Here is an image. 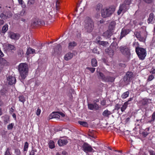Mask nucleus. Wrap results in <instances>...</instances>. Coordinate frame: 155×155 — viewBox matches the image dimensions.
<instances>
[{"label": "nucleus", "instance_id": "nucleus-1", "mask_svg": "<svg viewBox=\"0 0 155 155\" xmlns=\"http://www.w3.org/2000/svg\"><path fill=\"white\" fill-rule=\"evenodd\" d=\"M21 80H24L28 75V64L25 63H20L18 66Z\"/></svg>", "mask_w": 155, "mask_h": 155}, {"label": "nucleus", "instance_id": "nucleus-2", "mask_svg": "<svg viewBox=\"0 0 155 155\" xmlns=\"http://www.w3.org/2000/svg\"><path fill=\"white\" fill-rule=\"evenodd\" d=\"M94 23L90 17H87L84 21V28L85 31L88 32H91L94 28Z\"/></svg>", "mask_w": 155, "mask_h": 155}, {"label": "nucleus", "instance_id": "nucleus-3", "mask_svg": "<svg viewBox=\"0 0 155 155\" xmlns=\"http://www.w3.org/2000/svg\"><path fill=\"white\" fill-rule=\"evenodd\" d=\"M135 51L140 59L143 60L147 55V52L144 48L137 47L136 48Z\"/></svg>", "mask_w": 155, "mask_h": 155}, {"label": "nucleus", "instance_id": "nucleus-4", "mask_svg": "<svg viewBox=\"0 0 155 155\" xmlns=\"http://www.w3.org/2000/svg\"><path fill=\"white\" fill-rule=\"evenodd\" d=\"M115 8L113 7L104 8L101 11V14L103 18L110 16L114 12Z\"/></svg>", "mask_w": 155, "mask_h": 155}, {"label": "nucleus", "instance_id": "nucleus-5", "mask_svg": "<svg viewBox=\"0 0 155 155\" xmlns=\"http://www.w3.org/2000/svg\"><path fill=\"white\" fill-rule=\"evenodd\" d=\"M64 114L60 112H53L49 116V119L56 118L59 119L60 117H64Z\"/></svg>", "mask_w": 155, "mask_h": 155}, {"label": "nucleus", "instance_id": "nucleus-6", "mask_svg": "<svg viewBox=\"0 0 155 155\" xmlns=\"http://www.w3.org/2000/svg\"><path fill=\"white\" fill-rule=\"evenodd\" d=\"M82 150L85 152H90L94 151L91 146L87 143H84L82 146Z\"/></svg>", "mask_w": 155, "mask_h": 155}, {"label": "nucleus", "instance_id": "nucleus-7", "mask_svg": "<svg viewBox=\"0 0 155 155\" xmlns=\"http://www.w3.org/2000/svg\"><path fill=\"white\" fill-rule=\"evenodd\" d=\"M121 53L125 55L129 56L130 54V52L128 48L126 46H121L120 48Z\"/></svg>", "mask_w": 155, "mask_h": 155}, {"label": "nucleus", "instance_id": "nucleus-8", "mask_svg": "<svg viewBox=\"0 0 155 155\" xmlns=\"http://www.w3.org/2000/svg\"><path fill=\"white\" fill-rule=\"evenodd\" d=\"M5 50L8 52H13L16 50V47L13 45L10 44H6L4 46Z\"/></svg>", "mask_w": 155, "mask_h": 155}, {"label": "nucleus", "instance_id": "nucleus-9", "mask_svg": "<svg viewBox=\"0 0 155 155\" xmlns=\"http://www.w3.org/2000/svg\"><path fill=\"white\" fill-rule=\"evenodd\" d=\"M7 80L8 84L10 85L15 84L16 81L15 77L12 75H9L7 77Z\"/></svg>", "mask_w": 155, "mask_h": 155}, {"label": "nucleus", "instance_id": "nucleus-10", "mask_svg": "<svg viewBox=\"0 0 155 155\" xmlns=\"http://www.w3.org/2000/svg\"><path fill=\"white\" fill-rule=\"evenodd\" d=\"M132 77L133 74L132 72H127L124 78V81L126 83L129 82Z\"/></svg>", "mask_w": 155, "mask_h": 155}, {"label": "nucleus", "instance_id": "nucleus-11", "mask_svg": "<svg viewBox=\"0 0 155 155\" xmlns=\"http://www.w3.org/2000/svg\"><path fill=\"white\" fill-rule=\"evenodd\" d=\"M130 32V30L128 29L123 28L121 31L120 35V39H121L123 37L127 35Z\"/></svg>", "mask_w": 155, "mask_h": 155}, {"label": "nucleus", "instance_id": "nucleus-12", "mask_svg": "<svg viewBox=\"0 0 155 155\" xmlns=\"http://www.w3.org/2000/svg\"><path fill=\"white\" fill-rule=\"evenodd\" d=\"M8 36L14 40H18L20 37L18 34L12 32H10L8 33Z\"/></svg>", "mask_w": 155, "mask_h": 155}, {"label": "nucleus", "instance_id": "nucleus-13", "mask_svg": "<svg viewBox=\"0 0 155 155\" xmlns=\"http://www.w3.org/2000/svg\"><path fill=\"white\" fill-rule=\"evenodd\" d=\"M127 5L124 3L120 5L119 7V9L117 12V14L118 15H120L122 11L124 12L126 11L127 8Z\"/></svg>", "mask_w": 155, "mask_h": 155}, {"label": "nucleus", "instance_id": "nucleus-14", "mask_svg": "<svg viewBox=\"0 0 155 155\" xmlns=\"http://www.w3.org/2000/svg\"><path fill=\"white\" fill-rule=\"evenodd\" d=\"M97 72L98 78L102 81H104L106 77L102 73L100 72V69L99 68H97Z\"/></svg>", "mask_w": 155, "mask_h": 155}, {"label": "nucleus", "instance_id": "nucleus-15", "mask_svg": "<svg viewBox=\"0 0 155 155\" xmlns=\"http://www.w3.org/2000/svg\"><path fill=\"white\" fill-rule=\"evenodd\" d=\"M134 35L137 39L140 41L143 42L145 41L144 38L141 36L140 33L139 32L136 31L134 32Z\"/></svg>", "mask_w": 155, "mask_h": 155}, {"label": "nucleus", "instance_id": "nucleus-16", "mask_svg": "<svg viewBox=\"0 0 155 155\" xmlns=\"http://www.w3.org/2000/svg\"><path fill=\"white\" fill-rule=\"evenodd\" d=\"M115 25L116 22L115 21H111L109 24L108 30L113 33Z\"/></svg>", "mask_w": 155, "mask_h": 155}, {"label": "nucleus", "instance_id": "nucleus-17", "mask_svg": "<svg viewBox=\"0 0 155 155\" xmlns=\"http://www.w3.org/2000/svg\"><path fill=\"white\" fill-rule=\"evenodd\" d=\"M68 143V140L64 139H60L58 141V144L60 146H62L66 145Z\"/></svg>", "mask_w": 155, "mask_h": 155}, {"label": "nucleus", "instance_id": "nucleus-18", "mask_svg": "<svg viewBox=\"0 0 155 155\" xmlns=\"http://www.w3.org/2000/svg\"><path fill=\"white\" fill-rule=\"evenodd\" d=\"M73 56V54L72 53L68 52L64 56V58L66 61H68L71 59Z\"/></svg>", "mask_w": 155, "mask_h": 155}, {"label": "nucleus", "instance_id": "nucleus-19", "mask_svg": "<svg viewBox=\"0 0 155 155\" xmlns=\"http://www.w3.org/2000/svg\"><path fill=\"white\" fill-rule=\"evenodd\" d=\"M113 32L108 30L103 34V36L106 38H109L112 35Z\"/></svg>", "mask_w": 155, "mask_h": 155}, {"label": "nucleus", "instance_id": "nucleus-20", "mask_svg": "<svg viewBox=\"0 0 155 155\" xmlns=\"http://www.w3.org/2000/svg\"><path fill=\"white\" fill-rule=\"evenodd\" d=\"M77 45V43L75 41L70 42L68 44V48L69 49L72 50Z\"/></svg>", "mask_w": 155, "mask_h": 155}, {"label": "nucleus", "instance_id": "nucleus-21", "mask_svg": "<svg viewBox=\"0 0 155 155\" xmlns=\"http://www.w3.org/2000/svg\"><path fill=\"white\" fill-rule=\"evenodd\" d=\"M35 53V50L32 48H31L29 47L27 49L26 54L27 55H29L30 54H34Z\"/></svg>", "mask_w": 155, "mask_h": 155}, {"label": "nucleus", "instance_id": "nucleus-22", "mask_svg": "<svg viewBox=\"0 0 155 155\" xmlns=\"http://www.w3.org/2000/svg\"><path fill=\"white\" fill-rule=\"evenodd\" d=\"M114 77L111 76L106 77L104 81L107 82H113L114 81Z\"/></svg>", "mask_w": 155, "mask_h": 155}, {"label": "nucleus", "instance_id": "nucleus-23", "mask_svg": "<svg viewBox=\"0 0 155 155\" xmlns=\"http://www.w3.org/2000/svg\"><path fill=\"white\" fill-rule=\"evenodd\" d=\"M3 118V122L4 123L5 125L6 124L9 120V117L8 115H5L4 116L2 117Z\"/></svg>", "mask_w": 155, "mask_h": 155}, {"label": "nucleus", "instance_id": "nucleus-24", "mask_svg": "<svg viewBox=\"0 0 155 155\" xmlns=\"http://www.w3.org/2000/svg\"><path fill=\"white\" fill-rule=\"evenodd\" d=\"M105 51L110 57L112 56L114 54V51L111 48L106 49Z\"/></svg>", "mask_w": 155, "mask_h": 155}, {"label": "nucleus", "instance_id": "nucleus-25", "mask_svg": "<svg viewBox=\"0 0 155 155\" xmlns=\"http://www.w3.org/2000/svg\"><path fill=\"white\" fill-rule=\"evenodd\" d=\"M151 100L147 99H143L141 101L142 104L143 105H145L149 103Z\"/></svg>", "mask_w": 155, "mask_h": 155}, {"label": "nucleus", "instance_id": "nucleus-26", "mask_svg": "<svg viewBox=\"0 0 155 155\" xmlns=\"http://www.w3.org/2000/svg\"><path fill=\"white\" fill-rule=\"evenodd\" d=\"M111 114V113L110 111L107 110H106L103 112L102 114L104 117H108Z\"/></svg>", "mask_w": 155, "mask_h": 155}, {"label": "nucleus", "instance_id": "nucleus-27", "mask_svg": "<svg viewBox=\"0 0 155 155\" xmlns=\"http://www.w3.org/2000/svg\"><path fill=\"white\" fill-rule=\"evenodd\" d=\"M103 7V5L102 4L99 3L95 6V8L97 12H98L100 9H101Z\"/></svg>", "mask_w": 155, "mask_h": 155}, {"label": "nucleus", "instance_id": "nucleus-28", "mask_svg": "<svg viewBox=\"0 0 155 155\" xmlns=\"http://www.w3.org/2000/svg\"><path fill=\"white\" fill-rule=\"evenodd\" d=\"M154 18V14L153 13H151L150 14L149 17L148 18V22L149 23H151Z\"/></svg>", "mask_w": 155, "mask_h": 155}, {"label": "nucleus", "instance_id": "nucleus-29", "mask_svg": "<svg viewBox=\"0 0 155 155\" xmlns=\"http://www.w3.org/2000/svg\"><path fill=\"white\" fill-rule=\"evenodd\" d=\"M128 105L127 104V102H125L124 103L122 107H121L120 110L122 112H123L125 111V110L126 109Z\"/></svg>", "mask_w": 155, "mask_h": 155}, {"label": "nucleus", "instance_id": "nucleus-30", "mask_svg": "<svg viewBox=\"0 0 155 155\" xmlns=\"http://www.w3.org/2000/svg\"><path fill=\"white\" fill-rule=\"evenodd\" d=\"M0 62L1 64L5 65L7 66L9 64L8 62H7L5 60L2 58L0 59Z\"/></svg>", "mask_w": 155, "mask_h": 155}, {"label": "nucleus", "instance_id": "nucleus-31", "mask_svg": "<svg viewBox=\"0 0 155 155\" xmlns=\"http://www.w3.org/2000/svg\"><path fill=\"white\" fill-rule=\"evenodd\" d=\"M155 120V111L153 113L151 116V119L149 120L147 123H152Z\"/></svg>", "mask_w": 155, "mask_h": 155}, {"label": "nucleus", "instance_id": "nucleus-32", "mask_svg": "<svg viewBox=\"0 0 155 155\" xmlns=\"http://www.w3.org/2000/svg\"><path fill=\"white\" fill-rule=\"evenodd\" d=\"M129 94V92L128 91L124 93L121 95V97L122 99H125L127 97Z\"/></svg>", "mask_w": 155, "mask_h": 155}, {"label": "nucleus", "instance_id": "nucleus-33", "mask_svg": "<svg viewBox=\"0 0 155 155\" xmlns=\"http://www.w3.org/2000/svg\"><path fill=\"white\" fill-rule=\"evenodd\" d=\"M19 101L23 104L26 101L25 97L23 95H20L18 97Z\"/></svg>", "mask_w": 155, "mask_h": 155}, {"label": "nucleus", "instance_id": "nucleus-34", "mask_svg": "<svg viewBox=\"0 0 155 155\" xmlns=\"http://www.w3.org/2000/svg\"><path fill=\"white\" fill-rule=\"evenodd\" d=\"M8 25L7 24H5L2 28V32L5 33L8 30Z\"/></svg>", "mask_w": 155, "mask_h": 155}, {"label": "nucleus", "instance_id": "nucleus-35", "mask_svg": "<svg viewBox=\"0 0 155 155\" xmlns=\"http://www.w3.org/2000/svg\"><path fill=\"white\" fill-rule=\"evenodd\" d=\"M97 61L95 58H93L91 60V65L93 67H96L97 66Z\"/></svg>", "mask_w": 155, "mask_h": 155}, {"label": "nucleus", "instance_id": "nucleus-36", "mask_svg": "<svg viewBox=\"0 0 155 155\" xmlns=\"http://www.w3.org/2000/svg\"><path fill=\"white\" fill-rule=\"evenodd\" d=\"M49 147L51 149L54 148V142L52 140H50L48 143Z\"/></svg>", "mask_w": 155, "mask_h": 155}, {"label": "nucleus", "instance_id": "nucleus-37", "mask_svg": "<svg viewBox=\"0 0 155 155\" xmlns=\"http://www.w3.org/2000/svg\"><path fill=\"white\" fill-rule=\"evenodd\" d=\"M78 123L81 125L85 127H87L88 126V124L85 121H79Z\"/></svg>", "mask_w": 155, "mask_h": 155}, {"label": "nucleus", "instance_id": "nucleus-38", "mask_svg": "<svg viewBox=\"0 0 155 155\" xmlns=\"http://www.w3.org/2000/svg\"><path fill=\"white\" fill-rule=\"evenodd\" d=\"M28 144L27 142H26L25 143L24 146V151H27L28 150Z\"/></svg>", "mask_w": 155, "mask_h": 155}, {"label": "nucleus", "instance_id": "nucleus-39", "mask_svg": "<svg viewBox=\"0 0 155 155\" xmlns=\"http://www.w3.org/2000/svg\"><path fill=\"white\" fill-rule=\"evenodd\" d=\"M7 90L4 88L2 89L1 90V94L2 95H6L7 93Z\"/></svg>", "mask_w": 155, "mask_h": 155}, {"label": "nucleus", "instance_id": "nucleus-40", "mask_svg": "<svg viewBox=\"0 0 155 155\" xmlns=\"http://www.w3.org/2000/svg\"><path fill=\"white\" fill-rule=\"evenodd\" d=\"M97 43L99 44L100 45H105L107 43V42L106 41H97Z\"/></svg>", "mask_w": 155, "mask_h": 155}, {"label": "nucleus", "instance_id": "nucleus-41", "mask_svg": "<svg viewBox=\"0 0 155 155\" xmlns=\"http://www.w3.org/2000/svg\"><path fill=\"white\" fill-rule=\"evenodd\" d=\"M10 149L8 148L7 149L4 155H11V153L10 152Z\"/></svg>", "mask_w": 155, "mask_h": 155}, {"label": "nucleus", "instance_id": "nucleus-42", "mask_svg": "<svg viewBox=\"0 0 155 155\" xmlns=\"http://www.w3.org/2000/svg\"><path fill=\"white\" fill-rule=\"evenodd\" d=\"M154 78V76L152 74L150 75L147 78V80L148 81H151Z\"/></svg>", "mask_w": 155, "mask_h": 155}, {"label": "nucleus", "instance_id": "nucleus-43", "mask_svg": "<svg viewBox=\"0 0 155 155\" xmlns=\"http://www.w3.org/2000/svg\"><path fill=\"white\" fill-rule=\"evenodd\" d=\"M14 124L12 123L9 124L7 126V129L8 130H12L14 126Z\"/></svg>", "mask_w": 155, "mask_h": 155}, {"label": "nucleus", "instance_id": "nucleus-44", "mask_svg": "<svg viewBox=\"0 0 155 155\" xmlns=\"http://www.w3.org/2000/svg\"><path fill=\"white\" fill-rule=\"evenodd\" d=\"M0 18L1 19H6L7 18V16L5 15H4L3 13H1L0 15Z\"/></svg>", "mask_w": 155, "mask_h": 155}, {"label": "nucleus", "instance_id": "nucleus-45", "mask_svg": "<svg viewBox=\"0 0 155 155\" xmlns=\"http://www.w3.org/2000/svg\"><path fill=\"white\" fill-rule=\"evenodd\" d=\"M38 25H43L45 24L44 21L42 20L38 19Z\"/></svg>", "mask_w": 155, "mask_h": 155}, {"label": "nucleus", "instance_id": "nucleus-46", "mask_svg": "<svg viewBox=\"0 0 155 155\" xmlns=\"http://www.w3.org/2000/svg\"><path fill=\"white\" fill-rule=\"evenodd\" d=\"M88 107L89 109L91 110H94L93 104H88Z\"/></svg>", "mask_w": 155, "mask_h": 155}, {"label": "nucleus", "instance_id": "nucleus-47", "mask_svg": "<svg viewBox=\"0 0 155 155\" xmlns=\"http://www.w3.org/2000/svg\"><path fill=\"white\" fill-rule=\"evenodd\" d=\"M37 150L35 149H32L30 152L29 155H35V152H36Z\"/></svg>", "mask_w": 155, "mask_h": 155}, {"label": "nucleus", "instance_id": "nucleus-48", "mask_svg": "<svg viewBox=\"0 0 155 155\" xmlns=\"http://www.w3.org/2000/svg\"><path fill=\"white\" fill-rule=\"evenodd\" d=\"M15 153L16 155H20L21 152L19 149H17L15 150Z\"/></svg>", "mask_w": 155, "mask_h": 155}, {"label": "nucleus", "instance_id": "nucleus-49", "mask_svg": "<svg viewBox=\"0 0 155 155\" xmlns=\"http://www.w3.org/2000/svg\"><path fill=\"white\" fill-rule=\"evenodd\" d=\"M87 68L92 73H94L95 71V68L87 67Z\"/></svg>", "mask_w": 155, "mask_h": 155}, {"label": "nucleus", "instance_id": "nucleus-50", "mask_svg": "<svg viewBox=\"0 0 155 155\" xmlns=\"http://www.w3.org/2000/svg\"><path fill=\"white\" fill-rule=\"evenodd\" d=\"M93 106H94V109L97 110L99 109V107L97 104L96 103H94V104H93Z\"/></svg>", "mask_w": 155, "mask_h": 155}, {"label": "nucleus", "instance_id": "nucleus-51", "mask_svg": "<svg viewBox=\"0 0 155 155\" xmlns=\"http://www.w3.org/2000/svg\"><path fill=\"white\" fill-rule=\"evenodd\" d=\"M93 52L94 53H96L97 54H99V52L97 51V48H94L93 49Z\"/></svg>", "mask_w": 155, "mask_h": 155}, {"label": "nucleus", "instance_id": "nucleus-52", "mask_svg": "<svg viewBox=\"0 0 155 155\" xmlns=\"http://www.w3.org/2000/svg\"><path fill=\"white\" fill-rule=\"evenodd\" d=\"M131 0H125L124 2L127 5H130L131 2Z\"/></svg>", "mask_w": 155, "mask_h": 155}, {"label": "nucleus", "instance_id": "nucleus-53", "mask_svg": "<svg viewBox=\"0 0 155 155\" xmlns=\"http://www.w3.org/2000/svg\"><path fill=\"white\" fill-rule=\"evenodd\" d=\"M33 23V24L35 25H38V19H34Z\"/></svg>", "mask_w": 155, "mask_h": 155}, {"label": "nucleus", "instance_id": "nucleus-54", "mask_svg": "<svg viewBox=\"0 0 155 155\" xmlns=\"http://www.w3.org/2000/svg\"><path fill=\"white\" fill-rule=\"evenodd\" d=\"M120 105L119 104H117L115 106V110H118L120 108Z\"/></svg>", "mask_w": 155, "mask_h": 155}, {"label": "nucleus", "instance_id": "nucleus-55", "mask_svg": "<svg viewBox=\"0 0 155 155\" xmlns=\"http://www.w3.org/2000/svg\"><path fill=\"white\" fill-rule=\"evenodd\" d=\"M41 113V110L39 108H38L36 112V114L37 116H39L40 115V113Z\"/></svg>", "mask_w": 155, "mask_h": 155}, {"label": "nucleus", "instance_id": "nucleus-56", "mask_svg": "<svg viewBox=\"0 0 155 155\" xmlns=\"http://www.w3.org/2000/svg\"><path fill=\"white\" fill-rule=\"evenodd\" d=\"M28 3L30 4H33L35 3V0H29Z\"/></svg>", "mask_w": 155, "mask_h": 155}, {"label": "nucleus", "instance_id": "nucleus-57", "mask_svg": "<svg viewBox=\"0 0 155 155\" xmlns=\"http://www.w3.org/2000/svg\"><path fill=\"white\" fill-rule=\"evenodd\" d=\"M12 15V14L10 12H8L7 13V17H11Z\"/></svg>", "mask_w": 155, "mask_h": 155}, {"label": "nucleus", "instance_id": "nucleus-58", "mask_svg": "<svg viewBox=\"0 0 155 155\" xmlns=\"http://www.w3.org/2000/svg\"><path fill=\"white\" fill-rule=\"evenodd\" d=\"M59 3H60V2L58 0H57V1L56 2V8L57 9H58V7L59 4Z\"/></svg>", "mask_w": 155, "mask_h": 155}, {"label": "nucleus", "instance_id": "nucleus-59", "mask_svg": "<svg viewBox=\"0 0 155 155\" xmlns=\"http://www.w3.org/2000/svg\"><path fill=\"white\" fill-rule=\"evenodd\" d=\"M149 152L150 155H155V153L153 150H150Z\"/></svg>", "mask_w": 155, "mask_h": 155}, {"label": "nucleus", "instance_id": "nucleus-60", "mask_svg": "<svg viewBox=\"0 0 155 155\" xmlns=\"http://www.w3.org/2000/svg\"><path fill=\"white\" fill-rule=\"evenodd\" d=\"M145 2L148 3H151L153 0H143Z\"/></svg>", "mask_w": 155, "mask_h": 155}, {"label": "nucleus", "instance_id": "nucleus-61", "mask_svg": "<svg viewBox=\"0 0 155 155\" xmlns=\"http://www.w3.org/2000/svg\"><path fill=\"white\" fill-rule=\"evenodd\" d=\"M150 73L152 74H155V69L152 68L150 71Z\"/></svg>", "mask_w": 155, "mask_h": 155}, {"label": "nucleus", "instance_id": "nucleus-62", "mask_svg": "<svg viewBox=\"0 0 155 155\" xmlns=\"http://www.w3.org/2000/svg\"><path fill=\"white\" fill-rule=\"evenodd\" d=\"M4 23V21L3 20L0 19V26L3 25Z\"/></svg>", "mask_w": 155, "mask_h": 155}, {"label": "nucleus", "instance_id": "nucleus-63", "mask_svg": "<svg viewBox=\"0 0 155 155\" xmlns=\"http://www.w3.org/2000/svg\"><path fill=\"white\" fill-rule=\"evenodd\" d=\"M25 13V11L24 10H23L20 13V15H24Z\"/></svg>", "mask_w": 155, "mask_h": 155}, {"label": "nucleus", "instance_id": "nucleus-64", "mask_svg": "<svg viewBox=\"0 0 155 155\" xmlns=\"http://www.w3.org/2000/svg\"><path fill=\"white\" fill-rule=\"evenodd\" d=\"M132 100H133V98H131V97H130V98H129L128 100L126 102H127V104L128 105L129 104V102H130V101H132Z\"/></svg>", "mask_w": 155, "mask_h": 155}]
</instances>
